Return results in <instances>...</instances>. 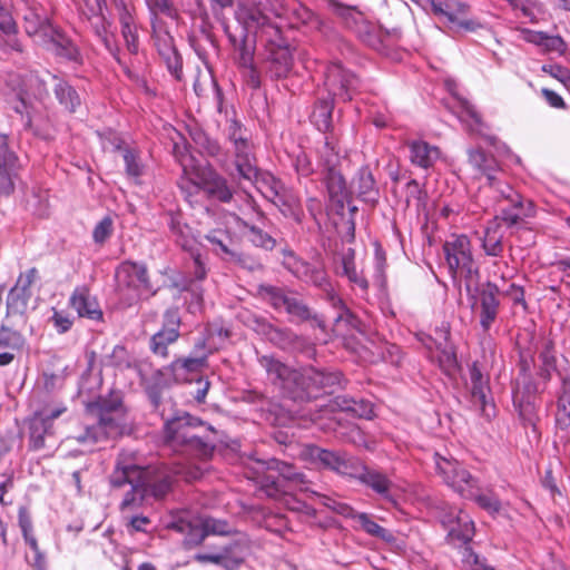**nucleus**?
<instances>
[{"mask_svg":"<svg viewBox=\"0 0 570 570\" xmlns=\"http://www.w3.org/2000/svg\"><path fill=\"white\" fill-rule=\"evenodd\" d=\"M116 287L129 304L150 291L147 269L144 265L125 262L116 269Z\"/></svg>","mask_w":570,"mask_h":570,"instance_id":"obj_9","label":"nucleus"},{"mask_svg":"<svg viewBox=\"0 0 570 570\" xmlns=\"http://www.w3.org/2000/svg\"><path fill=\"white\" fill-rule=\"evenodd\" d=\"M69 305L77 312L79 317H86L91 321H100L102 318V311L98 301L86 286L75 288L70 296Z\"/></svg>","mask_w":570,"mask_h":570,"instance_id":"obj_21","label":"nucleus"},{"mask_svg":"<svg viewBox=\"0 0 570 570\" xmlns=\"http://www.w3.org/2000/svg\"><path fill=\"white\" fill-rule=\"evenodd\" d=\"M469 160L484 176L489 191L501 200H507L511 204V208L502 207V220L509 225H515L522 216H531L533 214L532 203L528 202L524 205L521 196L497 175L499 171L497 163L492 157H488L479 149H473L469 151Z\"/></svg>","mask_w":570,"mask_h":570,"instance_id":"obj_2","label":"nucleus"},{"mask_svg":"<svg viewBox=\"0 0 570 570\" xmlns=\"http://www.w3.org/2000/svg\"><path fill=\"white\" fill-rule=\"evenodd\" d=\"M542 95L551 107L560 108L563 106V100L557 92L549 89H543Z\"/></svg>","mask_w":570,"mask_h":570,"instance_id":"obj_60","label":"nucleus"},{"mask_svg":"<svg viewBox=\"0 0 570 570\" xmlns=\"http://www.w3.org/2000/svg\"><path fill=\"white\" fill-rule=\"evenodd\" d=\"M430 355L438 361L440 367L445 372L455 370L458 365L454 347L451 343L439 342L430 352Z\"/></svg>","mask_w":570,"mask_h":570,"instance_id":"obj_35","label":"nucleus"},{"mask_svg":"<svg viewBox=\"0 0 570 570\" xmlns=\"http://www.w3.org/2000/svg\"><path fill=\"white\" fill-rule=\"evenodd\" d=\"M66 407L57 403H48L36 411L30 420V446L40 450L45 446V439L52 433V422L59 417Z\"/></svg>","mask_w":570,"mask_h":570,"instance_id":"obj_12","label":"nucleus"},{"mask_svg":"<svg viewBox=\"0 0 570 570\" xmlns=\"http://www.w3.org/2000/svg\"><path fill=\"white\" fill-rule=\"evenodd\" d=\"M295 168L301 176H308L313 173L312 164L304 153L296 156Z\"/></svg>","mask_w":570,"mask_h":570,"instance_id":"obj_58","label":"nucleus"},{"mask_svg":"<svg viewBox=\"0 0 570 570\" xmlns=\"http://www.w3.org/2000/svg\"><path fill=\"white\" fill-rule=\"evenodd\" d=\"M406 146L410 151V161L423 169L433 167L441 157L439 147L421 139L409 140Z\"/></svg>","mask_w":570,"mask_h":570,"instance_id":"obj_23","label":"nucleus"},{"mask_svg":"<svg viewBox=\"0 0 570 570\" xmlns=\"http://www.w3.org/2000/svg\"><path fill=\"white\" fill-rule=\"evenodd\" d=\"M126 165V173L132 178H138L142 175L144 166L141 165L136 151L126 149L124 154Z\"/></svg>","mask_w":570,"mask_h":570,"instance_id":"obj_49","label":"nucleus"},{"mask_svg":"<svg viewBox=\"0 0 570 570\" xmlns=\"http://www.w3.org/2000/svg\"><path fill=\"white\" fill-rule=\"evenodd\" d=\"M146 2L154 13L169 10V0H146Z\"/></svg>","mask_w":570,"mask_h":570,"instance_id":"obj_61","label":"nucleus"},{"mask_svg":"<svg viewBox=\"0 0 570 570\" xmlns=\"http://www.w3.org/2000/svg\"><path fill=\"white\" fill-rule=\"evenodd\" d=\"M556 422L561 430L570 429V379L567 377L562 379L557 402Z\"/></svg>","mask_w":570,"mask_h":570,"instance_id":"obj_32","label":"nucleus"},{"mask_svg":"<svg viewBox=\"0 0 570 570\" xmlns=\"http://www.w3.org/2000/svg\"><path fill=\"white\" fill-rule=\"evenodd\" d=\"M244 547L239 542L217 547L213 551L198 552L194 559L199 563H214L226 570L237 569L244 561Z\"/></svg>","mask_w":570,"mask_h":570,"instance_id":"obj_16","label":"nucleus"},{"mask_svg":"<svg viewBox=\"0 0 570 570\" xmlns=\"http://www.w3.org/2000/svg\"><path fill=\"white\" fill-rule=\"evenodd\" d=\"M311 456L320 461L325 468H328L342 475H354L357 472L355 462L345 455L328 450L312 448Z\"/></svg>","mask_w":570,"mask_h":570,"instance_id":"obj_22","label":"nucleus"},{"mask_svg":"<svg viewBox=\"0 0 570 570\" xmlns=\"http://www.w3.org/2000/svg\"><path fill=\"white\" fill-rule=\"evenodd\" d=\"M445 87L452 96L451 110L471 131L482 134V121L474 106L459 94L454 80H446Z\"/></svg>","mask_w":570,"mask_h":570,"instance_id":"obj_17","label":"nucleus"},{"mask_svg":"<svg viewBox=\"0 0 570 570\" xmlns=\"http://www.w3.org/2000/svg\"><path fill=\"white\" fill-rule=\"evenodd\" d=\"M342 274L348 278V281L357 285L364 293L368 288V283L361 274L357 273L355 266V254L352 248H348L342 255Z\"/></svg>","mask_w":570,"mask_h":570,"instance_id":"obj_36","label":"nucleus"},{"mask_svg":"<svg viewBox=\"0 0 570 570\" xmlns=\"http://www.w3.org/2000/svg\"><path fill=\"white\" fill-rule=\"evenodd\" d=\"M206 357H188L177 360L171 364V370L177 380H186V373L198 372L205 364Z\"/></svg>","mask_w":570,"mask_h":570,"instance_id":"obj_42","label":"nucleus"},{"mask_svg":"<svg viewBox=\"0 0 570 570\" xmlns=\"http://www.w3.org/2000/svg\"><path fill=\"white\" fill-rule=\"evenodd\" d=\"M124 429L122 407L120 404H114L101 412L97 424L87 426L83 433L76 436V440L82 444H95L122 434Z\"/></svg>","mask_w":570,"mask_h":570,"instance_id":"obj_10","label":"nucleus"},{"mask_svg":"<svg viewBox=\"0 0 570 570\" xmlns=\"http://www.w3.org/2000/svg\"><path fill=\"white\" fill-rule=\"evenodd\" d=\"M357 521L360 522L362 529L370 535L380 538L385 541L392 540V534L382 528L380 524H377L375 521H373L368 514L366 513H358L356 515Z\"/></svg>","mask_w":570,"mask_h":570,"instance_id":"obj_44","label":"nucleus"},{"mask_svg":"<svg viewBox=\"0 0 570 570\" xmlns=\"http://www.w3.org/2000/svg\"><path fill=\"white\" fill-rule=\"evenodd\" d=\"M428 6L439 17L440 21L449 24H453L461 18H464L468 12L466 4L456 0H450L444 4L429 0L425 7Z\"/></svg>","mask_w":570,"mask_h":570,"instance_id":"obj_26","label":"nucleus"},{"mask_svg":"<svg viewBox=\"0 0 570 570\" xmlns=\"http://www.w3.org/2000/svg\"><path fill=\"white\" fill-rule=\"evenodd\" d=\"M452 26L453 27L463 28V29L469 30V31H474L478 28H481L480 23H478V22H475L473 20L466 19L465 17L461 18L460 20L454 22Z\"/></svg>","mask_w":570,"mask_h":570,"instance_id":"obj_62","label":"nucleus"},{"mask_svg":"<svg viewBox=\"0 0 570 570\" xmlns=\"http://www.w3.org/2000/svg\"><path fill=\"white\" fill-rule=\"evenodd\" d=\"M358 36L361 39L370 46H375L377 43L379 37L376 27L368 22H362L357 29Z\"/></svg>","mask_w":570,"mask_h":570,"instance_id":"obj_53","label":"nucleus"},{"mask_svg":"<svg viewBox=\"0 0 570 570\" xmlns=\"http://www.w3.org/2000/svg\"><path fill=\"white\" fill-rule=\"evenodd\" d=\"M23 345L22 336L9 328H0V365L10 364Z\"/></svg>","mask_w":570,"mask_h":570,"instance_id":"obj_27","label":"nucleus"},{"mask_svg":"<svg viewBox=\"0 0 570 570\" xmlns=\"http://www.w3.org/2000/svg\"><path fill=\"white\" fill-rule=\"evenodd\" d=\"M333 407L362 419H371L374 414L373 405L371 402L364 400L357 401L344 396H337L334 400Z\"/></svg>","mask_w":570,"mask_h":570,"instance_id":"obj_31","label":"nucleus"},{"mask_svg":"<svg viewBox=\"0 0 570 570\" xmlns=\"http://www.w3.org/2000/svg\"><path fill=\"white\" fill-rule=\"evenodd\" d=\"M8 86L17 94L16 112L21 115L23 127L33 135L48 138V120L41 112L42 99L47 90L37 77L10 76Z\"/></svg>","mask_w":570,"mask_h":570,"instance_id":"obj_3","label":"nucleus"},{"mask_svg":"<svg viewBox=\"0 0 570 570\" xmlns=\"http://www.w3.org/2000/svg\"><path fill=\"white\" fill-rule=\"evenodd\" d=\"M24 30L35 42L43 46L48 51L59 58L75 63H81V55L77 46L57 27H55L43 12V9L31 7L23 16Z\"/></svg>","mask_w":570,"mask_h":570,"instance_id":"obj_5","label":"nucleus"},{"mask_svg":"<svg viewBox=\"0 0 570 570\" xmlns=\"http://www.w3.org/2000/svg\"><path fill=\"white\" fill-rule=\"evenodd\" d=\"M26 543L29 546L30 551L26 553V560L33 570H47L46 556L39 549L37 539L32 533L26 532Z\"/></svg>","mask_w":570,"mask_h":570,"instance_id":"obj_41","label":"nucleus"},{"mask_svg":"<svg viewBox=\"0 0 570 570\" xmlns=\"http://www.w3.org/2000/svg\"><path fill=\"white\" fill-rule=\"evenodd\" d=\"M509 4L517 10H520L524 17L533 16L534 11L539 9L538 0H507Z\"/></svg>","mask_w":570,"mask_h":570,"instance_id":"obj_55","label":"nucleus"},{"mask_svg":"<svg viewBox=\"0 0 570 570\" xmlns=\"http://www.w3.org/2000/svg\"><path fill=\"white\" fill-rule=\"evenodd\" d=\"M293 58L288 49H279L273 55L274 72L277 77L286 76L291 70Z\"/></svg>","mask_w":570,"mask_h":570,"instance_id":"obj_47","label":"nucleus"},{"mask_svg":"<svg viewBox=\"0 0 570 570\" xmlns=\"http://www.w3.org/2000/svg\"><path fill=\"white\" fill-rule=\"evenodd\" d=\"M38 277V271L36 268H29L26 273L20 274L16 285L11 288L8 299L7 307L10 314H23L28 302L31 297V285Z\"/></svg>","mask_w":570,"mask_h":570,"instance_id":"obj_18","label":"nucleus"},{"mask_svg":"<svg viewBox=\"0 0 570 570\" xmlns=\"http://www.w3.org/2000/svg\"><path fill=\"white\" fill-rule=\"evenodd\" d=\"M264 298L276 309H284L293 317L306 320L309 317L308 308L294 295L285 294L275 287L263 288Z\"/></svg>","mask_w":570,"mask_h":570,"instance_id":"obj_19","label":"nucleus"},{"mask_svg":"<svg viewBox=\"0 0 570 570\" xmlns=\"http://www.w3.org/2000/svg\"><path fill=\"white\" fill-rule=\"evenodd\" d=\"M356 191L358 196L367 203H374L376 200L377 189L375 180L367 167L361 168L357 174Z\"/></svg>","mask_w":570,"mask_h":570,"instance_id":"obj_34","label":"nucleus"},{"mask_svg":"<svg viewBox=\"0 0 570 570\" xmlns=\"http://www.w3.org/2000/svg\"><path fill=\"white\" fill-rule=\"evenodd\" d=\"M540 357L544 365L547 366H553L556 358L552 352V347L548 344L546 348L541 352Z\"/></svg>","mask_w":570,"mask_h":570,"instance_id":"obj_63","label":"nucleus"},{"mask_svg":"<svg viewBox=\"0 0 570 570\" xmlns=\"http://www.w3.org/2000/svg\"><path fill=\"white\" fill-rule=\"evenodd\" d=\"M443 250L452 277L464 279L466 292L471 294V286L479 281V267L473 259L470 239L453 234L445 240Z\"/></svg>","mask_w":570,"mask_h":570,"instance_id":"obj_8","label":"nucleus"},{"mask_svg":"<svg viewBox=\"0 0 570 570\" xmlns=\"http://www.w3.org/2000/svg\"><path fill=\"white\" fill-rule=\"evenodd\" d=\"M20 180V170L0 169V197H9Z\"/></svg>","mask_w":570,"mask_h":570,"instance_id":"obj_46","label":"nucleus"},{"mask_svg":"<svg viewBox=\"0 0 570 570\" xmlns=\"http://www.w3.org/2000/svg\"><path fill=\"white\" fill-rule=\"evenodd\" d=\"M178 338V331L176 328L163 330L156 333L150 341L151 351L161 357H166L167 345L174 343Z\"/></svg>","mask_w":570,"mask_h":570,"instance_id":"obj_38","label":"nucleus"},{"mask_svg":"<svg viewBox=\"0 0 570 570\" xmlns=\"http://www.w3.org/2000/svg\"><path fill=\"white\" fill-rule=\"evenodd\" d=\"M114 223L109 216L104 217L94 228L92 238L96 244L102 245L112 234Z\"/></svg>","mask_w":570,"mask_h":570,"instance_id":"obj_48","label":"nucleus"},{"mask_svg":"<svg viewBox=\"0 0 570 570\" xmlns=\"http://www.w3.org/2000/svg\"><path fill=\"white\" fill-rule=\"evenodd\" d=\"M440 518L451 542L465 544L471 541L474 523L468 513L456 507H446Z\"/></svg>","mask_w":570,"mask_h":570,"instance_id":"obj_13","label":"nucleus"},{"mask_svg":"<svg viewBox=\"0 0 570 570\" xmlns=\"http://www.w3.org/2000/svg\"><path fill=\"white\" fill-rule=\"evenodd\" d=\"M330 508H332L337 513L346 517V518H353L356 519V515L358 514L355 512L350 505L345 503H338L333 501V504H327Z\"/></svg>","mask_w":570,"mask_h":570,"instance_id":"obj_59","label":"nucleus"},{"mask_svg":"<svg viewBox=\"0 0 570 570\" xmlns=\"http://www.w3.org/2000/svg\"><path fill=\"white\" fill-rule=\"evenodd\" d=\"M287 265L296 277L305 282H311L317 286H322L325 282V273L321 268L312 267L306 262L297 259L294 256L289 257Z\"/></svg>","mask_w":570,"mask_h":570,"instance_id":"obj_30","label":"nucleus"},{"mask_svg":"<svg viewBox=\"0 0 570 570\" xmlns=\"http://www.w3.org/2000/svg\"><path fill=\"white\" fill-rule=\"evenodd\" d=\"M333 110V102L323 100L321 101L312 114V119L320 130H327L331 125Z\"/></svg>","mask_w":570,"mask_h":570,"instance_id":"obj_45","label":"nucleus"},{"mask_svg":"<svg viewBox=\"0 0 570 570\" xmlns=\"http://www.w3.org/2000/svg\"><path fill=\"white\" fill-rule=\"evenodd\" d=\"M121 33L130 53L138 52V36L134 18L125 12L120 18Z\"/></svg>","mask_w":570,"mask_h":570,"instance_id":"obj_40","label":"nucleus"},{"mask_svg":"<svg viewBox=\"0 0 570 570\" xmlns=\"http://www.w3.org/2000/svg\"><path fill=\"white\" fill-rule=\"evenodd\" d=\"M463 562L470 570H494L469 548L464 549Z\"/></svg>","mask_w":570,"mask_h":570,"instance_id":"obj_52","label":"nucleus"},{"mask_svg":"<svg viewBox=\"0 0 570 570\" xmlns=\"http://www.w3.org/2000/svg\"><path fill=\"white\" fill-rule=\"evenodd\" d=\"M229 138L234 142L236 154V168L240 177L252 180L257 176V169L254 164L249 142L244 136L240 125L234 121L229 128Z\"/></svg>","mask_w":570,"mask_h":570,"instance_id":"obj_14","label":"nucleus"},{"mask_svg":"<svg viewBox=\"0 0 570 570\" xmlns=\"http://www.w3.org/2000/svg\"><path fill=\"white\" fill-rule=\"evenodd\" d=\"M259 362L271 380L279 382L284 387H289V384L294 383L306 391L308 396H316L317 391L341 383L340 373H327L314 367L305 368L302 373H298L272 356H263Z\"/></svg>","mask_w":570,"mask_h":570,"instance_id":"obj_6","label":"nucleus"},{"mask_svg":"<svg viewBox=\"0 0 570 570\" xmlns=\"http://www.w3.org/2000/svg\"><path fill=\"white\" fill-rule=\"evenodd\" d=\"M498 286L488 282L482 288L476 289L474 306L480 307V324L484 331H488L498 315L499 299Z\"/></svg>","mask_w":570,"mask_h":570,"instance_id":"obj_20","label":"nucleus"},{"mask_svg":"<svg viewBox=\"0 0 570 570\" xmlns=\"http://www.w3.org/2000/svg\"><path fill=\"white\" fill-rule=\"evenodd\" d=\"M361 481L372 488L375 492L389 498L391 481L380 472L366 470L361 476Z\"/></svg>","mask_w":570,"mask_h":570,"instance_id":"obj_39","label":"nucleus"},{"mask_svg":"<svg viewBox=\"0 0 570 570\" xmlns=\"http://www.w3.org/2000/svg\"><path fill=\"white\" fill-rule=\"evenodd\" d=\"M508 295H510L515 303L523 302V289L522 287L511 284L509 289L507 291Z\"/></svg>","mask_w":570,"mask_h":570,"instance_id":"obj_64","label":"nucleus"},{"mask_svg":"<svg viewBox=\"0 0 570 570\" xmlns=\"http://www.w3.org/2000/svg\"><path fill=\"white\" fill-rule=\"evenodd\" d=\"M200 422L187 413L165 419L164 442L174 451L184 452L205 460L213 453V446L204 442L196 433Z\"/></svg>","mask_w":570,"mask_h":570,"instance_id":"obj_7","label":"nucleus"},{"mask_svg":"<svg viewBox=\"0 0 570 570\" xmlns=\"http://www.w3.org/2000/svg\"><path fill=\"white\" fill-rule=\"evenodd\" d=\"M523 38L544 52L564 55L567 51V43L560 36H551L543 31L524 30Z\"/></svg>","mask_w":570,"mask_h":570,"instance_id":"obj_24","label":"nucleus"},{"mask_svg":"<svg viewBox=\"0 0 570 570\" xmlns=\"http://www.w3.org/2000/svg\"><path fill=\"white\" fill-rule=\"evenodd\" d=\"M435 469L443 481L461 497L473 493L474 478L456 461L435 454Z\"/></svg>","mask_w":570,"mask_h":570,"instance_id":"obj_11","label":"nucleus"},{"mask_svg":"<svg viewBox=\"0 0 570 570\" xmlns=\"http://www.w3.org/2000/svg\"><path fill=\"white\" fill-rule=\"evenodd\" d=\"M450 338V327L448 324H442L440 327L435 330V336H425L424 338H421V342L423 345L429 350V352H432L434 346L438 345L439 342H449Z\"/></svg>","mask_w":570,"mask_h":570,"instance_id":"obj_51","label":"nucleus"},{"mask_svg":"<svg viewBox=\"0 0 570 570\" xmlns=\"http://www.w3.org/2000/svg\"><path fill=\"white\" fill-rule=\"evenodd\" d=\"M173 527L185 534L184 544L188 549L200 544L207 537L202 519H195L193 521L180 519L175 522Z\"/></svg>","mask_w":570,"mask_h":570,"instance_id":"obj_28","label":"nucleus"},{"mask_svg":"<svg viewBox=\"0 0 570 570\" xmlns=\"http://www.w3.org/2000/svg\"><path fill=\"white\" fill-rule=\"evenodd\" d=\"M275 469L279 472V475L283 479L296 483H304V475L296 472L292 465L287 463L275 462Z\"/></svg>","mask_w":570,"mask_h":570,"instance_id":"obj_54","label":"nucleus"},{"mask_svg":"<svg viewBox=\"0 0 570 570\" xmlns=\"http://www.w3.org/2000/svg\"><path fill=\"white\" fill-rule=\"evenodd\" d=\"M175 151L183 170L180 180L183 189H202L209 197L225 203L232 199V191L226 180L215 173L206 161L198 160L188 150L180 151L178 145L175 146Z\"/></svg>","mask_w":570,"mask_h":570,"instance_id":"obj_4","label":"nucleus"},{"mask_svg":"<svg viewBox=\"0 0 570 570\" xmlns=\"http://www.w3.org/2000/svg\"><path fill=\"white\" fill-rule=\"evenodd\" d=\"M358 85L357 78L340 63H332L325 75V86L330 95L341 101L351 100Z\"/></svg>","mask_w":570,"mask_h":570,"instance_id":"obj_15","label":"nucleus"},{"mask_svg":"<svg viewBox=\"0 0 570 570\" xmlns=\"http://www.w3.org/2000/svg\"><path fill=\"white\" fill-rule=\"evenodd\" d=\"M466 499L474 500L478 505L490 514L495 515L499 514L502 510L501 502L499 499L492 493H480L479 487L476 484V480L473 483V493L471 495H462Z\"/></svg>","mask_w":570,"mask_h":570,"instance_id":"obj_37","label":"nucleus"},{"mask_svg":"<svg viewBox=\"0 0 570 570\" xmlns=\"http://www.w3.org/2000/svg\"><path fill=\"white\" fill-rule=\"evenodd\" d=\"M327 189L332 198L343 195L345 190L343 177L336 173H331L327 179Z\"/></svg>","mask_w":570,"mask_h":570,"instance_id":"obj_56","label":"nucleus"},{"mask_svg":"<svg viewBox=\"0 0 570 570\" xmlns=\"http://www.w3.org/2000/svg\"><path fill=\"white\" fill-rule=\"evenodd\" d=\"M53 326L59 333L69 331L72 326V318L63 312L55 311L51 317Z\"/></svg>","mask_w":570,"mask_h":570,"instance_id":"obj_57","label":"nucleus"},{"mask_svg":"<svg viewBox=\"0 0 570 570\" xmlns=\"http://www.w3.org/2000/svg\"><path fill=\"white\" fill-rule=\"evenodd\" d=\"M0 169H21L19 158L16 153L9 148L8 138L4 135H0Z\"/></svg>","mask_w":570,"mask_h":570,"instance_id":"obj_43","label":"nucleus"},{"mask_svg":"<svg viewBox=\"0 0 570 570\" xmlns=\"http://www.w3.org/2000/svg\"><path fill=\"white\" fill-rule=\"evenodd\" d=\"M203 520V527L205 529L206 535L217 534V535H227L232 532L230 525L223 520H217L214 518H205Z\"/></svg>","mask_w":570,"mask_h":570,"instance_id":"obj_50","label":"nucleus"},{"mask_svg":"<svg viewBox=\"0 0 570 570\" xmlns=\"http://www.w3.org/2000/svg\"><path fill=\"white\" fill-rule=\"evenodd\" d=\"M202 475V468L188 466L181 463H176L170 471L164 468L154 475V470L131 462L127 454L121 453L117 460L116 469L110 476V483L115 488H120L125 484L130 485V492L126 494L121 502V508L126 509L135 502V493L140 495L151 494L156 499H161L170 490L174 476H181L190 482L199 479Z\"/></svg>","mask_w":570,"mask_h":570,"instance_id":"obj_1","label":"nucleus"},{"mask_svg":"<svg viewBox=\"0 0 570 570\" xmlns=\"http://www.w3.org/2000/svg\"><path fill=\"white\" fill-rule=\"evenodd\" d=\"M503 233L501 230V224L495 218L484 229L482 238V248L489 256L498 257L503 253Z\"/></svg>","mask_w":570,"mask_h":570,"instance_id":"obj_29","label":"nucleus"},{"mask_svg":"<svg viewBox=\"0 0 570 570\" xmlns=\"http://www.w3.org/2000/svg\"><path fill=\"white\" fill-rule=\"evenodd\" d=\"M470 383H471V395L474 405L479 406L481 411L490 416L488 406L490 404L488 400L489 383L488 379L483 376L476 364L470 367Z\"/></svg>","mask_w":570,"mask_h":570,"instance_id":"obj_25","label":"nucleus"},{"mask_svg":"<svg viewBox=\"0 0 570 570\" xmlns=\"http://www.w3.org/2000/svg\"><path fill=\"white\" fill-rule=\"evenodd\" d=\"M55 94L60 102L69 111H75L80 106V97L77 91L65 80L53 77Z\"/></svg>","mask_w":570,"mask_h":570,"instance_id":"obj_33","label":"nucleus"}]
</instances>
